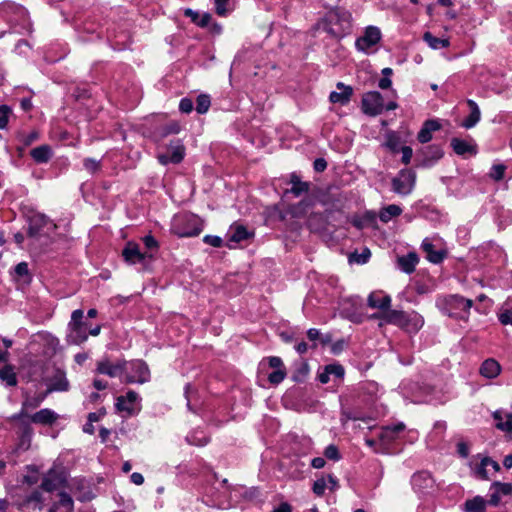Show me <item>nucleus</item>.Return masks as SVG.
<instances>
[{
  "mask_svg": "<svg viewBox=\"0 0 512 512\" xmlns=\"http://www.w3.org/2000/svg\"><path fill=\"white\" fill-rule=\"evenodd\" d=\"M421 246L423 251L426 252V257L430 262L440 263L444 259V253L442 251H436L429 239H424Z\"/></svg>",
  "mask_w": 512,
  "mask_h": 512,
  "instance_id": "7c9ffc66",
  "label": "nucleus"
},
{
  "mask_svg": "<svg viewBox=\"0 0 512 512\" xmlns=\"http://www.w3.org/2000/svg\"><path fill=\"white\" fill-rule=\"evenodd\" d=\"M272 512H292V506L287 502H282Z\"/></svg>",
  "mask_w": 512,
  "mask_h": 512,
  "instance_id": "774afa93",
  "label": "nucleus"
},
{
  "mask_svg": "<svg viewBox=\"0 0 512 512\" xmlns=\"http://www.w3.org/2000/svg\"><path fill=\"white\" fill-rule=\"evenodd\" d=\"M423 38L432 49H441L449 46L448 39L437 38L433 36L430 32H426Z\"/></svg>",
  "mask_w": 512,
  "mask_h": 512,
  "instance_id": "c9c22d12",
  "label": "nucleus"
},
{
  "mask_svg": "<svg viewBox=\"0 0 512 512\" xmlns=\"http://www.w3.org/2000/svg\"><path fill=\"white\" fill-rule=\"evenodd\" d=\"M457 452L462 458H466L469 455V446L465 442H459L457 444Z\"/></svg>",
  "mask_w": 512,
  "mask_h": 512,
  "instance_id": "69168bd1",
  "label": "nucleus"
},
{
  "mask_svg": "<svg viewBox=\"0 0 512 512\" xmlns=\"http://www.w3.org/2000/svg\"><path fill=\"white\" fill-rule=\"evenodd\" d=\"M401 152H402V162L406 165L409 164L411 161L412 155H413L412 148L409 146H404L401 148Z\"/></svg>",
  "mask_w": 512,
  "mask_h": 512,
  "instance_id": "680f3d73",
  "label": "nucleus"
},
{
  "mask_svg": "<svg viewBox=\"0 0 512 512\" xmlns=\"http://www.w3.org/2000/svg\"><path fill=\"white\" fill-rule=\"evenodd\" d=\"M404 429L405 425L403 423L382 427L378 434L379 440L382 444L388 445L395 441Z\"/></svg>",
  "mask_w": 512,
  "mask_h": 512,
  "instance_id": "aec40b11",
  "label": "nucleus"
},
{
  "mask_svg": "<svg viewBox=\"0 0 512 512\" xmlns=\"http://www.w3.org/2000/svg\"><path fill=\"white\" fill-rule=\"evenodd\" d=\"M467 104L470 108L469 116L462 122L461 126L470 129L474 127L481 119V112L474 100L468 99Z\"/></svg>",
  "mask_w": 512,
  "mask_h": 512,
  "instance_id": "cd10ccee",
  "label": "nucleus"
},
{
  "mask_svg": "<svg viewBox=\"0 0 512 512\" xmlns=\"http://www.w3.org/2000/svg\"><path fill=\"white\" fill-rule=\"evenodd\" d=\"M326 488H328L326 477H321L314 482L312 490L317 496H322Z\"/></svg>",
  "mask_w": 512,
  "mask_h": 512,
  "instance_id": "8fccbe9b",
  "label": "nucleus"
},
{
  "mask_svg": "<svg viewBox=\"0 0 512 512\" xmlns=\"http://www.w3.org/2000/svg\"><path fill=\"white\" fill-rule=\"evenodd\" d=\"M324 455L327 459L333 461H339L341 459L338 447L334 444H330L325 448Z\"/></svg>",
  "mask_w": 512,
  "mask_h": 512,
  "instance_id": "49530a36",
  "label": "nucleus"
},
{
  "mask_svg": "<svg viewBox=\"0 0 512 512\" xmlns=\"http://www.w3.org/2000/svg\"><path fill=\"white\" fill-rule=\"evenodd\" d=\"M472 304V300L460 295L438 298L436 302L437 307L443 314L463 320H467Z\"/></svg>",
  "mask_w": 512,
  "mask_h": 512,
  "instance_id": "f03ea898",
  "label": "nucleus"
},
{
  "mask_svg": "<svg viewBox=\"0 0 512 512\" xmlns=\"http://www.w3.org/2000/svg\"><path fill=\"white\" fill-rule=\"evenodd\" d=\"M83 318L84 313L81 309L72 312L67 333V342L69 344L80 345L88 339L89 326Z\"/></svg>",
  "mask_w": 512,
  "mask_h": 512,
  "instance_id": "39448f33",
  "label": "nucleus"
},
{
  "mask_svg": "<svg viewBox=\"0 0 512 512\" xmlns=\"http://www.w3.org/2000/svg\"><path fill=\"white\" fill-rule=\"evenodd\" d=\"M203 230L201 219L191 213L175 215L171 222V231L179 237H194Z\"/></svg>",
  "mask_w": 512,
  "mask_h": 512,
  "instance_id": "7ed1b4c3",
  "label": "nucleus"
},
{
  "mask_svg": "<svg viewBox=\"0 0 512 512\" xmlns=\"http://www.w3.org/2000/svg\"><path fill=\"white\" fill-rule=\"evenodd\" d=\"M411 484L415 491L426 493L433 488L434 479L428 471H420L412 476Z\"/></svg>",
  "mask_w": 512,
  "mask_h": 512,
  "instance_id": "2eb2a0df",
  "label": "nucleus"
},
{
  "mask_svg": "<svg viewBox=\"0 0 512 512\" xmlns=\"http://www.w3.org/2000/svg\"><path fill=\"white\" fill-rule=\"evenodd\" d=\"M116 410L124 417L136 415L141 410V397L135 391H128L125 395L117 397Z\"/></svg>",
  "mask_w": 512,
  "mask_h": 512,
  "instance_id": "1a4fd4ad",
  "label": "nucleus"
},
{
  "mask_svg": "<svg viewBox=\"0 0 512 512\" xmlns=\"http://www.w3.org/2000/svg\"><path fill=\"white\" fill-rule=\"evenodd\" d=\"M47 393H43L34 397H27L22 403L19 413L12 416L13 420H20L23 417H29L27 411L36 409L47 397Z\"/></svg>",
  "mask_w": 512,
  "mask_h": 512,
  "instance_id": "412c9836",
  "label": "nucleus"
},
{
  "mask_svg": "<svg viewBox=\"0 0 512 512\" xmlns=\"http://www.w3.org/2000/svg\"><path fill=\"white\" fill-rule=\"evenodd\" d=\"M371 256V253H370V250L365 248L363 250L362 253L358 254V253H352L350 256H349V261L350 262H355L357 264H364L368 261V259L370 258Z\"/></svg>",
  "mask_w": 512,
  "mask_h": 512,
  "instance_id": "a19ab883",
  "label": "nucleus"
},
{
  "mask_svg": "<svg viewBox=\"0 0 512 512\" xmlns=\"http://www.w3.org/2000/svg\"><path fill=\"white\" fill-rule=\"evenodd\" d=\"M211 105L210 97L208 95H199L196 99V111L199 114H204L208 111Z\"/></svg>",
  "mask_w": 512,
  "mask_h": 512,
  "instance_id": "58836bf2",
  "label": "nucleus"
},
{
  "mask_svg": "<svg viewBox=\"0 0 512 512\" xmlns=\"http://www.w3.org/2000/svg\"><path fill=\"white\" fill-rule=\"evenodd\" d=\"M43 501V496H42V492L39 491V490H35L33 491L28 497H27V502L28 503H36V504H41Z\"/></svg>",
  "mask_w": 512,
  "mask_h": 512,
  "instance_id": "bf43d9fd",
  "label": "nucleus"
},
{
  "mask_svg": "<svg viewBox=\"0 0 512 512\" xmlns=\"http://www.w3.org/2000/svg\"><path fill=\"white\" fill-rule=\"evenodd\" d=\"M180 130V127L177 123L173 122V123H170L168 125H166L163 130H162V133L161 135L162 136H167L169 134H176L178 133Z\"/></svg>",
  "mask_w": 512,
  "mask_h": 512,
  "instance_id": "13d9d810",
  "label": "nucleus"
},
{
  "mask_svg": "<svg viewBox=\"0 0 512 512\" xmlns=\"http://www.w3.org/2000/svg\"><path fill=\"white\" fill-rule=\"evenodd\" d=\"M30 155L36 163H47L52 157V149L49 145H41L33 148Z\"/></svg>",
  "mask_w": 512,
  "mask_h": 512,
  "instance_id": "c756f323",
  "label": "nucleus"
},
{
  "mask_svg": "<svg viewBox=\"0 0 512 512\" xmlns=\"http://www.w3.org/2000/svg\"><path fill=\"white\" fill-rule=\"evenodd\" d=\"M83 166L88 172L95 173L100 169L101 161L94 158H85L83 161Z\"/></svg>",
  "mask_w": 512,
  "mask_h": 512,
  "instance_id": "3c124183",
  "label": "nucleus"
},
{
  "mask_svg": "<svg viewBox=\"0 0 512 512\" xmlns=\"http://www.w3.org/2000/svg\"><path fill=\"white\" fill-rule=\"evenodd\" d=\"M310 206V202L307 200L301 201L298 205L292 208V215L295 217H301L306 213V209Z\"/></svg>",
  "mask_w": 512,
  "mask_h": 512,
  "instance_id": "864d4df0",
  "label": "nucleus"
},
{
  "mask_svg": "<svg viewBox=\"0 0 512 512\" xmlns=\"http://www.w3.org/2000/svg\"><path fill=\"white\" fill-rule=\"evenodd\" d=\"M398 104L395 101H390L386 105L382 95L378 91H369L363 94L361 99V110L368 116H378L384 110H395Z\"/></svg>",
  "mask_w": 512,
  "mask_h": 512,
  "instance_id": "20e7f679",
  "label": "nucleus"
},
{
  "mask_svg": "<svg viewBox=\"0 0 512 512\" xmlns=\"http://www.w3.org/2000/svg\"><path fill=\"white\" fill-rule=\"evenodd\" d=\"M441 128L437 120H427L424 122L418 133L417 139L420 143H427L432 139V133Z\"/></svg>",
  "mask_w": 512,
  "mask_h": 512,
  "instance_id": "a878e982",
  "label": "nucleus"
},
{
  "mask_svg": "<svg viewBox=\"0 0 512 512\" xmlns=\"http://www.w3.org/2000/svg\"><path fill=\"white\" fill-rule=\"evenodd\" d=\"M451 146L454 152L461 156L476 155L477 153V145L471 141L453 138L451 140Z\"/></svg>",
  "mask_w": 512,
  "mask_h": 512,
  "instance_id": "5701e85b",
  "label": "nucleus"
},
{
  "mask_svg": "<svg viewBox=\"0 0 512 512\" xmlns=\"http://www.w3.org/2000/svg\"><path fill=\"white\" fill-rule=\"evenodd\" d=\"M0 380L4 382L6 386H16L17 378L11 366H5L4 368L0 369Z\"/></svg>",
  "mask_w": 512,
  "mask_h": 512,
  "instance_id": "f704fd0d",
  "label": "nucleus"
},
{
  "mask_svg": "<svg viewBox=\"0 0 512 512\" xmlns=\"http://www.w3.org/2000/svg\"><path fill=\"white\" fill-rule=\"evenodd\" d=\"M350 13L345 10H330L324 19V29L334 35L342 34L350 25Z\"/></svg>",
  "mask_w": 512,
  "mask_h": 512,
  "instance_id": "423d86ee",
  "label": "nucleus"
},
{
  "mask_svg": "<svg viewBox=\"0 0 512 512\" xmlns=\"http://www.w3.org/2000/svg\"><path fill=\"white\" fill-rule=\"evenodd\" d=\"M59 501L55 503V506L59 509V512H72L73 511V500L67 493H60Z\"/></svg>",
  "mask_w": 512,
  "mask_h": 512,
  "instance_id": "4c0bfd02",
  "label": "nucleus"
},
{
  "mask_svg": "<svg viewBox=\"0 0 512 512\" xmlns=\"http://www.w3.org/2000/svg\"><path fill=\"white\" fill-rule=\"evenodd\" d=\"M58 419V415L51 409L44 408L30 416L35 424L50 425Z\"/></svg>",
  "mask_w": 512,
  "mask_h": 512,
  "instance_id": "393cba45",
  "label": "nucleus"
},
{
  "mask_svg": "<svg viewBox=\"0 0 512 512\" xmlns=\"http://www.w3.org/2000/svg\"><path fill=\"white\" fill-rule=\"evenodd\" d=\"M399 145H400L399 136L395 132L387 133L386 146L393 152H396L398 150Z\"/></svg>",
  "mask_w": 512,
  "mask_h": 512,
  "instance_id": "79ce46f5",
  "label": "nucleus"
},
{
  "mask_svg": "<svg viewBox=\"0 0 512 512\" xmlns=\"http://www.w3.org/2000/svg\"><path fill=\"white\" fill-rule=\"evenodd\" d=\"M486 500L481 496H475L466 500L464 503V512H486Z\"/></svg>",
  "mask_w": 512,
  "mask_h": 512,
  "instance_id": "2f4dec72",
  "label": "nucleus"
},
{
  "mask_svg": "<svg viewBox=\"0 0 512 512\" xmlns=\"http://www.w3.org/2000/svg\"><path fill=\"white\" fill-rule=\"evenodd\" d=\"M368 306L373 309H379L381 312L378 314H382L386 311H391V297L382 291H374L371 292L367 299Z\"/></svg>",
  "mask_w": 512,
  "mask_h": 512,
  "instance_id": "dca6fc26",
  "label": "nucleus"
},
{
  "mask_svg": "<svg viewBox=\"0 0 512 512\" xmlns=\"http://www.w3.org/2000/svg\"><path fill=\"white\" fill-rule=\"evenodd\" d=\"M123 382L143 384L149 381L150 371L142 360L125 361Z\"/></svg>",
  "mask_w": 512,
  "mask_h": 512,
  "instance_id": "6e6552de",
  "label": "nucleus"
},
{
  "mask_svg": "<svg viewBox=\"0 0 512 512\" xmlns=\"http://www.w3.org/2000/svg\"><path fill=\"white\" fill-rule=\"evenodd\" d=\"M490 500L489 503L493 506H497L502 497L504 496H512V484L511 483H501L494 482L490 488Z\"/></svg>",
  "mask_w": 512,
  "mask_h": 512,
  "instance_id": "a211bd4d",
  "label": "nucleus"
},
{
  "mask_svg": "<svg viewBox=\"0 0 512 512\" xmlns=\"http://www.w3.org/2000/svg\"><path fill=\"white\" fill-rule=\"evenodd\" d=\"M345 370L340 364H329L326 365L322 371L318 373V380L322 384L328 383L332 378L333 379H342L344 377Z\"/></svg>",
  "mask_w": 512,
  "mask_h": 512,
  "instance_id": "6ab92c4d",
  "label": "nucleus"
},
{
  "mask_svg": "<svg viewBox=\"0 0 512 512\" xmlns=\"http://www.w3.org/2000/svg\"><path fill=\"white\" fill-rule=\"evenodd\" d=\"M41 487L47 492H52L56 489V484L49 477H46L43 479Z\"/></svg>",
  "mask_w": 512,
  "mask_h": 512,
  "instance_id": "0e129e2a",
  "label": "nucleus"
},
{
  "mask_svg": "<svg viewBox=\"0 0 512 512\" xmlns=\"http://www.w3.org/2000/svg\"><path fill=\"white\" fill-rule=\"evenodd\" d=\"M179 110L182 113H190L193 110V102L189 98L181 99L179 103Z\"/></svg>",
  "mask_w": 512,
  "mask_h": 512,
  "instance_id": "4d7b16f0",
  "label": "nucleus"
},
{
  "mask_svg": "<svg viewBox=\"0 0 512 512\" xmlns=\"http://www.w3.org/2000/svg\"><path fill=\"white\" fill-rule=\"evenodd\" d=\"M359 300L357 298H348L341 302L340 313L343 317L352 322L361 321V313L359 312Z\"/></svg>",
  "mask_w": 512,
  "mask_h": 512,
  "instance_id": "4468645a",
  "label": "nucleus"
},
{
  "mask_svg": "<svg viewBox=\"0 0 512 512\" xmlns=\"http://www.w3.org/2000/svg\"><path fill=\"white\" fill-rule=\"evenodd\" d=\"M229 2L230 0H214L216 13L220 16L227 15Z\"/></svg>",
  "mask_w": 512,
  "mask_h": 512,
  "instance_id": "603ef678",
  "label": "nucleus"
},
{
  "mask_svg": "<svg viewBox=\"0 0 512 512\" xmlns=\"http://www.w3.org/2000/svg\"><path fill=\"white\" fill-rule=\"evenodd\" d=\"M142 241L145 245L146 251L152 253L154 255V251L158 249V242L152 235H146L142 238Z\"/></svg>",
  "mask_w": 512,
  "mask_h": 512,
  "instance_id": "de8ad7c7",
  "label": "nucleus"
},
{
  "mask_svg": "<svg viewBox=\"0 0 512 512\" xmlns=\"http://www.w3.org/2000/svg\"><path fill=\"white\" fill-rule=\"evenodd\" d=\"M506 167L503 164H495L492 166L490 171V177L495 181H500L504 177Z\"/></svg>",
  "mask_w": 512,
  "mask_h": 512,
  "instance_id": "09e8293b",
  "label": "nucleus"
},
{
  "mask_svg": "<svg viewBox=\"0 0 512 512\" xmlns=\"http://www.w3.org/2000/svg\"><path fill=\"white\" fill-rule=\"evenodd\" d=\"M500 372V364L492 358L486 359L480 367V374L487 379H493L497 377Z\"/></svg>",
  "mask_w": 512,
  "mask_h": 512,
  "instance_id": "bb28decb",
  "label": "nucleus"
},
{
  "mask_svg": "<svg viewBox=\"0 0 512 512\" xmlns=\"http://www.w3.org/2000/svg\"><path fill=\"white\" fill-rule=\"evenodd\" d=\"M381 39L382 32L380 28L370 25L367 26L363 34L356 39L355 47L359 52L367 55L372 54L377 50L376 46L380 43Z\"/></svg>",
  "mask_w": 512,
  "mask_h": 512,
  "instance_id": "0eeeda50",
  "label": "nucleus"
},
{
  "mask_svg": "<svg viewBox=\"0 0 512 512\" xmlns=\"http://www.w3.org/2000/svg\"><path fill=\"white\" fill-rule=\"evenodd\" d=\"M336 88L338 91H332L329 95L330 102L340 105L348 104L353 95V88L349 85H345L342 82H338L336 84Z\"/></svg>",
  "mask_w": 512,
  "mask_h": 512,
  "instance_id": "f3484780",
  "label": "nucleus"
},
{
  "mask_svg": "<svg viewBox=\"0 0 512 512\" xmlns=\"http://www.w3.org/2000/svg\"><path fill=\"white\" fill-rule=\"evenodd\" d=\"M416 175L410 169L401 170L396 177L392 179V190L398 195H409L415 186Z\"/></svg>",
  "mask_w": 512,
  "mask_h": 512,
  "instance_id": "9d476101",
  "label": "nucleus"
},
{
  "mask_svg": "<svg viewBox=\"0 0 512 512\" xmlns=\"http://www.w3.org/2000/svg\"><path fill=\"white\" fill-rule=\"evenodd\" d=\"M15 274L19 278H22L25 283H28L31 280L28 264L26 262H20L15 266Z\"/></svg>",
  "mask_w": 512,
  "mask_h": 512,
  "instance_id": "ea45409f",
  "label": "nucleus"
},
{
  "mask_svg": "<svg viewBox=\"0 0 512 512\" xmlns=\"http://www.w3.org/2000/svg\"><path fill=\"white\" fill-rule=\"evenodd\" d=\"M290 182L292 184V187L289 191L296 197L307 192L309 189V184L307 182H302L300 177L297 176L296 174L291 175Z\"/></svg>",
  "mask_w": 512,
  "mask_h": 512,
  "instance_id": "72a5a7b5",
  "label": "nucleus"
},
{
  "mask_svg": "<svg viewBox=\"0 0 512 512\" xmlns=\"http://www.w3.org/2000/svg\"><path fill=\"white\" fill-rule=\"evenodd\" d=\"M268 364H269V367L273 368L274 370L285 369L280 357H276V356L269 357Z\"/></svg>",
  "mask_w": 512,
  "mask_h": 512,
  "instance_id": "052dcab7",
  "label": "nucleus"
},
{
  "mask_svg": "<svg viewBox=\"0 0 512 512\" xmlns=\"http://www.w3.org/2000/svg\"><path fill=\"white\" fill-rule=\"evenodd\" d=\"M495 426L502 432H512V413L505 410H497L493 413Z\"/></svg>",
  "mask_w": 512,
  "mask_h": 512,
  "instance_id": "4be33fe9",
  "label": "nucleus"
},
{
  "mask_svg": "<svg viewBox=\"0 0 512 512\" xmlns=\"http://www.w3.org/2000/svg\"><path fill=\"white\" fill-rule=\"evenodd\" d=\"M313 166H314L315 171L323 172L327 168V162L323 158H317L314 161Z\"/></svg>",
  "mask_w": 512,
  "mask_h": 512,
  "instance_id": "338daca9",
  "label": "nucleus"
},
{
  "mask_svg": "<svg viewBox=\"0 0 512 512\" xmlns=\"http://www.w3.org/2000/svg\"><path fill=\"white\" fill-rule=\"evenodd\" d=\"M397 262L400 270L410 274L415 270V267L419 262V258L416 253L411 252L407 255L399 257Z\"/></svg>",
  "mask_w": 512,
  "mask_h": 512,
  "instance_id": "c85d7f7f",
  "label": "nucleus"
},
{
  "mask_svg": "<svg viewBox=\"0 0 512 512\" xmlns=\"http://www.w3.org/2000/svg\"><path fill=\"white\" fill-rule=\"evenodd\" d=\"M122 257L126 263L136 265L145 264L147 260L153 258V254L149 252H142L139 244L129 241L122 250Z\"/></svg>",
  "mask_w": 512,
  "mask_h": 512,
  "instance_id": "9b49d317",
  "label": "nucleus"
},
{
  "mask_svg": "<svg viewBox=\"0 0 512 512\" xmlns=\"http://www.w3.org/2000/svg\"><path fill=\"white\" fill-rule=\"evenodd\" d=\"M478 477L481 479H488L489 477V471L488 467L483 465V459L481 460L480 464L476 467L475 470Z\"/></svg>",
  "mask_w": 512,
  "mask_h": 512,
  "instance_id": "e2e57ef3",
  "label": "nucleus"
},
{
  "mask_svg": "<svg viewBox=\"0 0 512 512\" xmlns=\"http://www.w3.org/2000/svg\"><path fill=\"white\" fill-rule=\"evenodd\" d=\"M228 247L234 248L233 244H237L249 238L250 234L244 226H231L228 233Z\"/></svg>",
  "mask_w": 512,
  "mask_h": 512,
  "instance_id": "b1692460",
  "label": "nucleus"
},
{
  "mask_svg": "<svg viewBox=\"0 0 512 512\" xmlns=\"http://www.w3.org/2000/svg\"><path fill=\"white\" fill-rule=\"evenodd\" d=\"M286 377L285 369L274 370L268 375V380L273 385H278L281 383Z\"/></svg>",
  "mask_w": 512,
  "mask_h": 512,
  "instance_id": "a18cd8bd",
  "label": "nucleus"
},
{
  "mask_svg": "<svg viewBox=\"0 0 512 512\" xmlns=\"http://www.w3.org/2000/svg\"><path fill=\"white\" fill-rule=\"evenodd\" d=\"M171 155L172 163L177 164L180 163L184 158V147L180 144L171 147V151L169 152Z\"/></svg>",
  "mask_w": 512,
  "mask_h": 512,
  "instance_id": "37998d69",
  "label": "nucleus"
},
{
  "mask_svg": "<svg viewBox=\"0 0 512 512\" xmlns=\"http://www.w3.org/2000/svg\"><path fill=\"white\" fill-rule=\"evenodd\" d=\"M10 112L11 110L8 106H0V129H4L7 126Z\"/></svg>",
  "mask_w": 512,
  "mask_h": 512,
  "instance_id": "5fc2aeb1",
  "label": "nucleus"
},
{
  "mask_svg": "<svg viewBox=\"0 0 512 512\" xmlns=\"http://www.w3.org/2000/svg\"><path fill=\"white\" fill-rule=\"evenodd\" d=\"M402 213V208L396 204H390L383 207L379 212V219L383 223H388L393 218L399 216Z\"/></svg>",
  "mask_w": 512,
  "mask_h": 512,
  "instance_id": "473e14b6",
  "label": "nucleus"
},
{
  "mask_svg": "<svg viewBox=\"0 0 512 512\" xmlns=\"http://www.w3.org/2000/svg\"><path fill=\"white\" fill-rule=\"evenodd\" d=\"M498 319L502 325H512V309L503 306L498 314Z\"/></svg>",
  "mask_w": 512,
  "mask_h": 512,
  "instance_id": "c03bdc74",
  "label": "nucleus"
},
{
  "mask_svg": "<svg viewBox=\"0 0 512 512\" xmlns=\"http://www.w3.org/2000/svg\"><path fill=\"white\" fill-rule=\"evenodd\" d=\"M372 318L380 319L386 324L395 325L409 333H417L424 325L423 317L416 311L404 312L391 310L380 314H373Z\"/></svg>",
  "mask_w": 512,
  "mask_h": 512,
  "instance_id": "f257e3e1",
  "label": "nucleus"
},
{
  "mask_svg": "<svg viewBox=\"0 0 512 512\" xmlns=\"http://www.w3.org/2000/svg\"><path fill=\"white\" fill-rule=\"evenodd\" d=\"M203 241H204V243H206L212 247H215V248H219L223 244L222 238H220L219 236H215V235H206V236H204Z\"/></svg>",
  "mask_w": 512,
  "mask_h": 512,
  "instance_id": "6e6d98bb",
  "label": "nucleus"
},
{
  "mask_svg": "<svg viewBox=\"0 0 512 512\" xmlns=\"http://www.w3.org/2000/svg\"><path fill=\"white\" fill-rule=\"evenodd\" d=\"M186 441L190 445L204 446L208 443L209 439L203 431H194L186 436Z\"/></svg>",
  "mask_w": 512,
  "mask_h": 512,
  "instance_id": "e433bc0d",
  "label": "nucleus"
},
{
  "mask_svg": "<svg viewBox=\"0 0 512 512\" xmlns=\"http://www.w3.org/2000/svg\"><path fill=\"white\" fill-rule=\"evenodd\" d=\"M125 364L124 360L112 363L108 359H103L97 363V372L107 375L111 378L120 377L123 381Z\"/></svg>",
  "mask_w": 512,
  "mask_h": 512,
  "instance_id": "f8f14e48",
  "label": "nucleus"
},
{
  "mask_svg": "<svg viewBox=\"0 0 512 512\" xmlns=\"http://www.w3.org/2000/svg\"><path fill=\"white\" fill-rule=\"evenodd\" d=\"M70 388L69 381L66 377L65 371L56 369L54 374L48 380L47 394L52 392H66Z\"/></svg>",
  "mask_w": 512,
  "mask_h": 512,
  "instance_id": "ddd939ff",
  "label": "nucleus"
}]
</instances>
